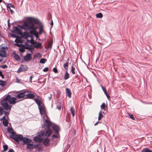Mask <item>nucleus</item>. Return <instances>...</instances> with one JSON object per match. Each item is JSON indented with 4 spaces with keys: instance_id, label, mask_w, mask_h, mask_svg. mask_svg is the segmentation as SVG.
I'll use <instances>...</instances> for the list:
<instances>
[{
    "instance_id": "nucleus-22",
    "label": "nucleus",
    "mask_w": 152,
    "mask_h": 152,
    "mask_svg": "<svg viewBox=\"0 0 152 152\" xmlns=\"http://www.w3.org/2000/svg\"><path fill=\"white\" fill-rule=\"evenodd\" d=\"M49 142V140L48 138H47L46 139H45V140L44 142V144L45 145L48 146V145Z\"/></svg>"
},
{
    "instance_id": "nucleus-40",
    "label": "nucleus",
    "mask_w": 152,
    "mask_h": 152,
    "mask_svg": "<svg viewBox=\"0 0 152 152\" xmlns=\"http://www.w3.org/2000/svg\"><path fill=\"white\" fill-rule=\"evenodd\" d=\"M15 42L16 43H20L21 42V40L19 38H17L15 39Z\"/></svg>"
},
{
    "instance_id": "nucleus-29",
    "label": "nucleus",
    "mask_w": 152,
    "mask_h": 152,
    "mask_svg": "<svg viewBox=\"0 0 152 152\" xmlns=\"http://www.w3.org/2000/svg\"><path fill=\"white\" fill-rule=\"evenodd\" d=\"M6 84V81L0 80V86L3 87Z\"/></svg>"
},
{
    "instance_id": "nucleus-61",
    "label": "nucleus",
    "mask_w": 152,
    "mask_h": 152,
    "mask_svg": "<svg viewBox=\"0 0 152 152\" xmlns=\"http://www.w3.org/2000/svg\"><path fill=\"white\" fill-rule=\"evenodd\" d=\"M24 48L29 50L31 48L30 47L28 46H25Z\"/></svg>"
},
{
    "instance_id": "nucleus-34",
    "label": "nucleus",
    "mask_w": 152,
    "mask_h": 152,
    "mask_svg": "<svg viewBox=\"0 0 152 152\" xmlns=\"http://www.w3.org/2000/svg\"><path fill=\"white\" fill-rule=\"evenodd\" d=\"M75 68L73 67V64H72L71 67V72L73 74H75Z\"/></svg>"
},
{
    "instance_id": "nucleus-42",
    "label": "nucleus",
    "mask_w": 152,
    "mask_h": 152,
    "mask_svg": "<svg viewBox=\"0 0 152 152\" xmlns=\"http://www.w3.org/2000/svg\"><path fill=\"white\" fill-rule=\"evenodd\" d=\"M33 20L34 21V23H35L36 24H39V21L37 19H35L34 20Z\"/></svg>"
},
{
    "instance_id": "nucleus-44",
    "label": "nucleus",
    "mask_w": 152,
    "mask_h": 152,
    "mask_svg": "<svg viewBox=\"0 0 152 152\" xmlns=\"http://www.w3.org/2000/svg\"><path fill=\"white\" fill-rule=\"evenodd\" d=\"M56 108L58 110H60L61 109V104H59L57 105V106Z\"/></svg>"
},
{
    "instance_id": "nucleus-4",
    "label": "nucleus",
    "mask_w": 152,
    "mask_h": 152,
    "mask_svg": "<svg viewBox=\"0 0 152 152\" xmlns=\"http://www.w3.org/2000/svg\"><path fill=\"white\" fill-rule=\"evenodd\" d=\"M23 136L21 134H16L15 133L13 135H10V138L14 140L17 143H19L20 141H21Z\"/></svg>"
},
{
    "instance_id": "nucleus-6",
    "label": "nucleus",
    "mask_w": 152,
    "mask_h": 152,
    "mask_svg": "<svg viewBox=\"0 0 152 152\" xmlns=\"http://www.w3.org/2000/svg\"><path fill=\"white\" fill-rule=\"evenodd\" d=\"M39 147L38 144L34 145L33 144L29 143L28 144L26 145L27 148L31 151L34 149L38 148Z\"/></svg>"
},
{
    "instance_id": "nucleus-11",
    "label": "nucleus",
    "mask_w": 152,
    "mask_h": 152,
    "mask_svg": "<svg viewBox=\"0 0 152 152\" xmlns=\"http://www.w3.org/2000/svg\"><path fill=\"white\" fill-rule=\"evenodd\" d=\"M31 91H28L26 94L25 99H33L35 97L34 95L33 94H30Z\"/></svg>"
},
{
    "instance_id": "nucleus-57",
    "label": "nucleus",
    "mask_w": 152,
    "mask_h": 152,
    "mask_svg": "<svg viewBox=\"0 0 152 152\" xmlns=\"http://www.w3.org/2000/svg\"><path fill=\"white\" fill-rule=\"evenodd\" d=\"M34 77V76L33 75H31L30 77V80L31 82H32V79Z\"/></svg>"
},
{
    "instance_id": "nucleus-43",
    "label": "nucleus",
    "mask_w": 152,
    "mask_h": 152,
    "mask_svg": "<svg viewBox=\"0 0 152 152\" xmlns=\"http://www.w3.org/2000/svg\"><path fill=\"white\" fill-rule=\"evenodd\" d=\"M105 107V104L104 103H103L102 104L101 106V108L102 109H104Z\"/></svg>"
},
{
    "instance_id": "nucleus-1",
    "label": "nucleus",
    "mask_w": 152,
    "mask_h": 152,
    "mask_svg": "<svg viewBox=\"0 0 152 152\" xmlns=\"http://www.w3.org/2000/svg\"><path fill=\"white\" fill-rule=\"evenodd\" d=\"M16 100V97H11L10 95L7 94L5 97L1 101V104L4 110L10 111L12 106L8 104V103L10 104H14L18 102Z\"/></svg>"
},
{
    "instance_id": "nucleus-8",
    "label": "nucleus",
    "mask_w": 152,
    "mask_h": 152,
    "mask_svg": "<svg viewBox=\"0 0 152 152\" xmlns=\"http://www.w3.org/2000/svg\"><path fill=\"white\" fill-rule=\"evenodd\" d=\"M51 125V122L48 119H45L43 124L42 125V127L45 128V127L48 128Z\"/></svg>"
},
{
    "instance_id": "nucleus-19",
    "label": "nucleus",
    "mask_w": 152,
    "mask_h": 152,
    "mask_svg": "<svg viewBox=\"0 0 152 152\" xmlns=\"http://www.w3.org/2000/svg\"><path fill=\"white\" fill-rule=\"evenodd\" d=\"M34 100L36 103L37 104L38 107L42 106L41 105V102L40 100H39L38 98H36L34 99Z\"/></svg>"
},
{
    "instance_id": "nucleus-25",
    "label": "nucleus",
    "mask_w": 152,
    "mask_h": 152,
    "mask_svg": "<svg viewBox=\"0 0 152 152\" xmlns=\"http://www.w3.org/2000/svg\"><path fill=\"white\" fill-rule=\"evenodd\" d=\"M141 152H152V151L148 148H143Z\"/></svg>"
},
{
    "instance_id": "nucleus-45",
    "label": "nucleus",
    "mask_w": 152,
    "mask_h": 152,
    "mask_svg": "<svg viewBox=\"0 0 152 152\" xmlns=\"http://www.w3.org/2000/svg\"><path fill=\"white\" fill-rule=\"evenodd\" d=\"M24 48H21L19 49V50H20V51L22 53H23L25 51V50Z\"/></svg>"
},
{
    "instance_id": "nucleus-20",
    "label": "nucleus",
    "mask_w": 152,
    "mask_h": 152,
    "mask_svg": "<svg viewBox=\"0 0 152 152\" xmlns=\"http://www.w3.org/2000/svg\"><path fill=\"white\" fill-rule=\"evenodd\" d=\"M9 121L7 119L4 120L3 121V124L5 127H7L8 126Z\"/></svg>"
},
{
    "instance_id": "nucleus-48",
    "label": "nucleus",
    "mask_w": 152,
    "mask_h": 152,
    "mask_svg": "<svg viewBox=\"0 0 152 152\" xmlns=\"http://www.w3.org/2000/svg\"><path fill=\"white\" fill-rule=\"evenodd\" d=\"M1 67L3 69H5L7 67V66L6 64H5L1 66Z\"/></svg>"
},
{
    "instance_id": "nucleus-64",
    "label": "nucleus",
    "mask_w": 152,
    "mask_h": 152,
    "mask_svg": "<svg viewBox=\"0 0 152 152\" xmlns=\"http://www.w3.org/2000/svg\"><path fill=\"white\" fill-rule=\"evenodd\" d=\"M53 21H52H52H51V22L50 23V25H51V27H52L53 26Z\"/></svg>"
},
{
    "instance_id": "nucleus-47",
    "label": "nucleus",
    "mask_w": 152,
    "mask_h": 152,
    "mask_svg": "<svg viewBox=\"0 0 152 152\" xmlns=\"http://www.w3.org/2000/svg\"><path fill=\"white\" fill-rule=\"evenodd\" d=\"M104 94H105V95H106V96L107 97V98H108V99H110V96L109 95L108 93L107 92L105 93Z\"/></svg>"
},
{
    "instance_id": "nucleus-18",
    "label": "nucleus",
    "mask_w": 152,
    "mask_h": 152,
    "mask_svg": "<svg viewBox=\"0 0 152 152\" xmlns=\"http://www.w3.org/2000/svg\"><path fill=\"white\" fill-rule=\"evenodd\" d=\"M39 107V110L40 114L41 115H43L45 113V111L43 107L42 106Z\"/></svg>"
},
{
    "instance_id": "nucleus-12",
    "label": "nucleus",
    "mask_w": 152,
    "mask_h": 152,
    "mask_svg": "<svg viewBox=\"0 0 152 152\" xmlns=\"http://www.w3.org/2000/svg\"><path fill=\"white\" fill-rule=\"evenodd\" d=\"M24 144H26L27 145L32 142V140L31 139L25 137H23V139L22 140Z\"/></svg>"
},
{
    "instance_id": "nucleus-52",
    "label": "nucleus",
    "mask_w": 152,
    "mask_h": 152,
    "mask_svg": "<svg viewBox=\"0 0 152 152\" xmlns=\"http://www.w3.org/2000/svg\"><path fill=\"white\" fill-rule=\"evenodd\" d=\"M7 10H10V12L12 13L13 12V11L11 9V8H10V7H7Z\"/></svg>"
},
{
    "instance_id": "nucleus-16",
    "label": "nucleus",
    "mask_w": 152,
    "mask_h": 152,
    "mask_svg": "<svg viewBox=\"0 0 152 152\" xmlns=\"http://www.w3.org/2000/svg\"><path fill=\"white\" fill-rule=\"evenodd\" d=\"M43 140L42 138H41L38 136L35 137L33 139V140L35 142H41Z\"/></svg>"
},
{
    "instance_id": "nucleus-63",
    "label": "nucleus",
    "mask_w": 152,
    "mask_h": 152,
    "mask_svg": "<svg viewBox=\"0 0 152 152\" xmlns=\"http://www.w3.org/2000/svg\"><path fill=\"white\" fill-rule=\"evenodd\" d=\"M12 37H13L16 38H18V37H17V36H16L14 34H13L12 36Z\"/></svg>"
},
{
    "instance_id": "nucleus-23",
    "label": "nucleus",
    "mask_w": 152,
    "mask_h": 152,
    "mask_svg": "<svg viewBox=\"0 0 152 152\" xmlns=\"http://www.w3.org/2000/svg\"><path fill=\"white\" fill-rule=\"evenodd\" d=\"M39 34H41L43 31V27L42 25L39 26Z\"/></svg>"
},
{
    "instance_id": "nucleus-17",
    "label": "nucleus",
    "mask_w": 152,
    "mask_h": 152,
    "mask_svg": "<svg viewBox=\"0 0 152 152\" xmlns=\"http://www.w3.org/2000/svg\"><path fill=\"white\" fill-rule=\"evenodd\" d=\"M66 95L69 97L70 98L71 97V93L70 89L68 88H66Z\"/></svg>"
},
{
    "instance_id": "nucleus-39",
    "label": "nucleus",
    "mask_w": 152,
    "mask_h": 152,
    "mask_svg": "<svg viewBox=\"0 0 152 152\" xmlns=\"http://www.w3.org/2000/svg\"><path fill=\"white\" fill-rule=\"evenodd\" d=\"M4 150V151H6L8 148V146L7 145H5L3 146Z\"/></svg>"
},
{
    "instance_id": "nucleus-2",
    "label": "nucleus",
    "mask_w": 152,
    "mask_h": 152,
    "mask_svg": "<svg viewBox=\"0 0 152 152\" xmlns=\"http://www.w3.org/2000/svg\"><path fill=\"white\" fill-rule=\"evenodd\" d=\"M24 28L23 26H18L17 27L13 26V32L20 35L21 37L27 39V41L30 42L32 39V37L30 36L28 33L26 31L23 33L21 32V29Z\"/></svg>"
},
{
    "instance_id": "nucleus-28",
    "label": "nucleus",
    "mask_w": 152,
    "mask_h": 152,
    "mask_svg": "<svg viewBox=\"0 0 152 152\" xmlns=\"http://www.w3.org/2000/svg\"><path fill=\"white\" fill-rule=\"evenodd\" d=\"M68 65V62H67L64 63L63 65L64 68L66 71H67Z\"/></svg>"
},
{
    "instance_id": "nucleus-59",
    "label": "nucleus",
    "mask_w": 152,
    "mask_h": 152,
    "mask_svg": "<svg viewBox=\"0 0 152 152\" xmlns=\"http://www.w3.org/2000/svg\"><path fill=\"white\" fill-rule=\"evenodd\" d=\"M8 152H15V151L12 149H10L9 150Z\"/></svg>"
},
{
    "instance_id": "nucleus-7",
    "label": "nucleus",
    "mask_w": 152,
    "mask_h": 152,
    "mask_svg": "<svg viewBox=\"0 0 152 152\" xmlns=\"http://www.w3.org/2000/svg\"><path fill=\"white\" fill-rule=\"evenodd\" d=\"M28 92L27 90H23L18 94L16 95V97L18 99L23 98L26 97V92Z\"/></svg>"
},
{
    "instance_id": "nucleus-37",
    "label": "nucleus",
    "mask_w": 152,
    "mask_h": 152,
    "mask_svg": "<svg viewBox=\"0 0 152 152\" xmlns=\"http://www.w3.org/2000/svg\"><path fill=\"white\" fill-rule=\"evenodd\" d=\"M10 111H9V112L4 111L3 113H4L5 116H7V118H8V115H9V112Z\"/></svg>"
},
{
    "instance_id": "nucleus-49",
    "label": "nucleus",
    "mask_w": 152,
    "mask_h": 152,
    "mask_svg": "<svg viewBox=\"0 0 152 152\" xmlns=\"http://www.w3.org/2000/svg\"><path fill=\"white\" fill-rule=\"evenodd\" d=\"M53 71L55 73H56L58 72L57 69L55 67L53 68Z\"/></svg>"
},
{
    "instance_id": "nucleus-26",
    "label": "nucleus",
    "mask_w": 152,
    "mask_h": 152,
    "mask_svg": "<svg viewBox=\"0 0 152 152\" xmlns=\"http://www.w3.org/2000/svg\"><path fill=\"white\" fill-rule=\"evenodd\" d=\"M45 132L44 131H41L39 132L37 134V135L39 137H41L43 136Z\"/></svg>"
},
{
    "instance_id": "nucleus-58",
    "label": "nucleus",
    "mask_w": 152,
    "mask_h": 152,
    "mask_svg": "<svg viewBox=\"0 0 152 152\" xmlns=\"http://www.w3.org/2000/svg\"><path fill=\"white\" fill-rule=\"evenodd\" d=\"M7 118H6L5 116H3L2 118L0 119V120H4L5 119H6Z\"/></svg>"
},
{
    "instance_id": "nucleus-35",
    "label": "nucleus",
    "mask_w": 152,
    "mask_h": 152,
    "mask_svg": "<svg viewBox=\"0 0 152 152\" xmlns=\"http://www.w3.org/2000/svg\"><path fill=\"white\" fill-rule=\"evenodd\" d=\"M103 117V115L102 114V112L100 111L99 113L98 120H100Z\"/></svg>"
},
{
    "instance_id": "nucleus-62",
    "label": "nucleus",
    "mask_w": 152,
    "mask_h": 152,
    "mask_svg": "<svg viewBox=\"0 0 152 152\" xmlns=\"http://www.w3.org/2000/svg\"><path fill=\"white\" fill-rule=\"evenodd\" d=\"M52 95L51 94H50V96L48 98L49 100H50L51 98H52Z\"/></svg>"
},
{
    "instance_id": "nucleus-51",
    "label": "nucleus",
    "mask_w": 152,
    "mask_h": 152,
    "mask_svg": "<svg viewBox=\"0 0 152 152\" xmlns=\"http://www.w3.org/2000/svg\"><path fill=\"white\" fill-rule=\"evenodd\" d=\"M48 70V68L47 67L45 68L43 70V71L44 72H47Z\"/></svg>"
},
{
    "instance_id": "nucleus-36",
    "label": "nucleus",
    "mask_w": 152,
    "mask_h": 152,
    "mask_svg": "<svg viewBox=\"0 0 152 152\" xmlns=\"http://www.w3.org/2000/svg\"><path fill=\"white\" fill-rule=\"evenodd\" d=\"M4 109L3 107L2 108L1 107H0V116H1L3 114L4 111Z\"/></svg>"
},
{
    "instance_id": "nucleus-38",
    "label": "nucleus",
    "mask_w": 152,
    "mask_h": 152,
    "mask_svg": "<svg viewBox=\"0 0 152 152\" xmlns=\"http://www.w3.org/2000/svg\"><path fill=\"white\" fill-rule=\"evenodd\" d=\"M128 115L130 117V118L133 120H135V118L133 116V115L131 114L130 113H128Z\"/></svg>"
},
{
    "instance_id": "nucleus-31",
    "label": "nucleus",
    "mask_w": 152,
    "mask_h": 152,
    "mask_svg": "<svg viewBox=\"0 0 152 152\" xmlns=\"http://www.w3.org/2000/svg\"><path fill=\"white\" fill-rule=\"evenodd\" d=\"M47 60L46 58H42L40 60L39 62L42 64H44L47 61Z\"/></svg>"
},
{
    "instance_id": "nucleus-55",
    "label": "nucleus",
    "mask_w": 152,
    "mask_h": 152,
    "mask_svg": "<svg viewBox=\"0 0 152 152\" xmlns=\"http://www.w3.org/2000/svg\"><path fill=\"white\" fill-rule=\"evenodd\" d=\"M7 23H8V28H10V20H7Z\"/></svg>"
},
{
    "instance_id": "nucleus-32",
    "label": "nucleus",
    "mask_w": 152,
    "mask_h": 152,
    "mask_svg": "<svg viewBox=\"0 0 152 152\" xmlns=\"http://www.w3.org/2000/svg\"><path fill=\"white\" fill-rule=\"evenodd\" d=\"M52 45V43L51 42L49 43L47 48V50H49L51 48Z\"/></svg>"
},
{
    "instance_id": "nucleus-9",
    "label": "nucleus",
    "mask_w": 152,
    "mask_h": 152,
    "mask_svg": "<svg viewBox=\"0 0 152 152\" xmlns=\"http://www.w3.org/2000/svg\"><path fill=\"white\" fill-rule=\"evenodd\" d=\"M28 66L27 65H21L17 71L18 73L26 71L28 69Z\"/></svg>"
},
{
    "instance_id": "nucleus-21",
    "label": "nucleus",
    "mask_w": 152,
    "mask_h": 152,
    "mask_svg": "<svg viewBox=\"0 0 152 152\" xmlns=\"http://www.w3.org/2000/svg\"><path fill=\"white\" fill-rule=\"evenodd\" d=\"M7 131L9 133L12 134L11 135H13L15 134L12 128L8 127L7 128Z\"/></svg>"
},
{
    "instance_id": "nucleus-5",
    "label": "nucleus",
    "mask_w": 152,
    "mask_h": 152,
    "mask_svg": "<svg viewBox=\"0 0 152 152\" xmlns=\"http://www.w3.org/2000/svg\"><path fill=\"white\" fill-rule=\"evenodd\" d=\"M7 49L4 47L0 49V62L2 61L3 60V58L5 57L7 55Z\"/></svg>"
},
{
    "instance_id": "nucleus-13",
    "label": "nucleus",
    "mask_w": 152,
    "mask_h": 152,
    "mask_svg": "<svg viewBox=\"0 0 152 152\" xmlns=\"http://www.w3.org/2000/svg\"><path fill=\"white\" fill-rule=\"evenodd\" d=\"M52 127L55 133L57 134H58L60 130L59 127L56 125H54L52 126Z\"/></svg>"
},
{
    "instance_id": "nucleus-27",
    "label": "nucleus",
    "mask_w": 152,
    "mask_h": 152,
    "mask_svg": "<svg viewBox=\"0 0 152 152\" xmlns=\"http://www.w3.org/2000/svg\"><path fill=\"white\" fill-rule=\"evenodd\" d=\"M70 111L72 115V116L74 117L75 115V111L73 107H72L70 109Z\"/></svg>"
},
{
    "instance_id": "nucleus-15",
    "label": "nucleus",
    "mask_w": 152,
    "mask_h": 152,
    "mask_svg": "<svg viewBox=\"0 0 152 152\" xmlns=\"http://www.w3.org/2000/svg\"><path fill=\"white\" fill-rule=\"evenodd\" d=\"M52 133V131L49 129V128H48V129L46 131L45 136L46 137H48L50 136Z\"/></svg>"
},
{
    "instance_id": "nucleus-24",
    "label": "nucleus",
    "mask_w": 152,
    "mask_h": 152,
    "mask_svg": "<svg viewBox=\"0 0 152 152\" xmlns=\"http://www.w3.org/2000/svg\"><path fill=\"white\" fill-rule=\"evenodd\" d=\"M69 75L67 71H66L65 72V74L64 76V79L65 80H66L68 79L69 77Z\"/></svg>"
},
{
    "instance_id": "nucleus-41",
    "label": "nucleus",
    "mask_w": 152,
    "mask_h": 152,
    "mask_svg": "<svg viewBox=\"0 0 152 152\" xmlns=\"http://www.w3.org/2000/svg\"><path fill=\"white\" fill-rule=\"evenodd\" d=\"M7 7H10V8H14V6L12 5L11 3L8 4L7 5Z\"/></svg>"
},
{
    "instance_id": "nucleus-30",
    "label": "nucleus",
    "mask_w": 152,
    "mask_h": 152,
    "mask_svg": "<svg viewBox=\"0 0 152 152\" xmlns=\"http://www.w3.org/2000/svg\"><path fill=\"white\" fill-rule=\"evenodd\" d=\"M103 16V14L101 13H99L96 15V17L98 18H102Z\"/></svg>"
},
{
    "instance_id": "nucleus-3",
    "label": "nucleus",
    "mask_w": 152,
    "mask_h": 152,
    "mask_svg": "<svg viewBox=\"0 0 152 152\" xmlns=\"http://www.w3.org/2000/svg\"><path fill=\"white\" fill-rule=\"evenodd\" d=\"M23 26L25 27V28L27 29L29 31L30 34H34L35 32V30L37 29V27L34 26L33 20L30 19L27 20L24 23Z\"/></svg>"
},
{
    "instance_id": "nucleus-33",
    "label": "nucleus",
    "mask_w": 152,
    "mask_h": 152,
    "mask_svg": "<svg viewBox=\"0 0 152 152\" xmlns=\"http://www.w3.org/2000/svg\"><path fill=\"white\" fill-rule=\"evenodd\" d=\"M14 57L16 60L18 61L20 59V56L16 54H15Z\"/></svg>"
},
{
    "instance_id": "nucleus-53",
    "label": "nucleus",
    "mask_w": 152,
    "mask_h": 152,
    "mask_svg": "<svg viewBox=\"0 0 152 152\" xmlns=\"http://www.w3.org/2000/svg\"><path fill=\"white\" fill-rule=\"evenodd\" d=\"M53 138H57L58 137V136L55 134H53L52 136Z\"/></svg>"
},
{
    "instance_id": "nucleus-60",
    "label": "nucleus",
    "mask_w": 152,
    "mask_h": 152,
    "mask_svg": "<svg viewBox=\"0 0 152 152\" xmlns=\"http://www.w3.org/2000/svg\"><path fill=\"white\" fill-rule=\"evenodd\" d=\"M37 33L36 31H35V32L34 33V34H33L37 38L38 37V36L37 34H36V33Z\"/></svg>"
},
{
    "instance_id": "nucleus-54",
    "label": "nucleus",
    "mask_w": 152,
    "mask_h": 152,
    "mask_svg": "<svg viewBox=\"0 0 152 152\" xmlns=\"http://www.w3.org/2000/svg\"><path fill=\"white\" fill-rule=\"evenodd\" d=\"M15 45L16 46H18V47H21V46H22V45L21 44H15Z\"/></svg>"
},
{
    "instance_id": "nucleus-14",
    "label": "nucleus",
    "mask_w": 152,
    "mask_h": 152,
    "mask_svg": "<svg viewBox=\"0 0 152 152\" xmlns=\"http://www.w3.org/2000/svg\"><path fill=\"white\" fill-rule=\"evenodd\" d=\"M24 60L26 61H29L31 59V54L28 53L24 57Z\"/></svg>"
},
{
    "instance_id": "nucleus-46",
    "label": "nucleus",
    "mask_w": 152,
    "mask_h": 152,
    "mask_svg": "<svg viewBox=\"0 0 152 152\" xmlns=\"http://www.w3.org/2000/svg\"><path fill=\"white\" fill-rule=\"evenodd\" d=\"M101 87L102 88V89L104 91V93L107 92L106 89L102 85H101Z\"/></svg>"
},
{
    "instance_id": "nucleus-10",
    "label": "nucleus",
    "mask_w": 152,
    "mask_h": 152,
    "mask_svg": "<svg viewBox=\"0 0 152 152\" xmlns=\"http://www.w3.org/2000/svg\"><path fill=\"white\" fill-rule=\"evenodd\" d=\"M34 45V47L36 48L41 49L42 48V44L39 42H37V41L33 42L32 43Z\"/></svg>"
},
{
    "instance_id": "nucleus-56",
    "label": "nucleus",
    "mask_w": 152,
    "mask_h": 152,
    "mask_svg": "<svg viewBox=\"0 0 152 152\" xmlns=\"http://www.w3.org/2000/svg\"><path fill=\"white\" fill-rule=\"evenodd\" d=\"M16 82L17 83H21L20 80L18 78H16Z\"/></svg>"
},
{
    "instance_id": "nucleus-50",
    "label": "nucleus",
    "mask_w": 152,
    "mask_h": 152,
    "mask_svg": "<svg viewBox=\"0 0 152 152\" xmlns=\"http://www.w3.org/2000/svg\"><path fill=\"white\" fill-rule=\"evenodd\" d=\"M142 102L143 103V104H152V102H143L142 101Z\"/></svg>"
}]
</instances>
